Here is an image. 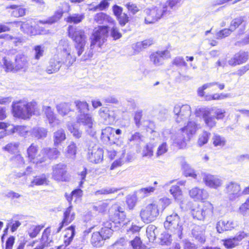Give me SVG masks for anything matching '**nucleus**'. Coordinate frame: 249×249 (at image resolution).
Returning <instances> with one entry per match:
<instances>
[{
    "mask_svg": "<svg viewBox=\"0 0 249 249\" xmlns=\"http://www.w3.org/2000/svg\"><path fill=\"white\" fill-rule=\"evenodd\" d=\"M108 32V26H99L94 29L90 37V49L85 53L81 58V61H85L92 57V50L94 48L95 46L97 45L99 48L101 47L106 40Z\"/></svg>",
    "mask_w": 249,
    "mask_h": 249,
    "instance_id": "1",
    "label": "nucleus"
},
{
    "mask_svg": "<svg viewBox=\"0 0 249 249\" xmlns=\"http://www.w3.org/2000/svg\"><path fill=\"white\" fill-rule=\"evenodd\" d=\"M144 12L146 14L145 24L154 23L161 18H167L172 14V11L165 2L157 3L150 8L145 9Z\"/></svg>",
    "mask_w": 249,
    "mask_h": 249,
    "instance_id": "2",
    "label": "nucleus"
},
{
    "mask_svg": "<svg viewBox=\"0 0 249 249\" xmlns=\"http://www.w3.org/2000/svg\"><path fill=\"white\" fill-rule=\"evenodd\" d=\"M197 129V124L196 121H189L186 126L180 129L175 135L172 136L173 143L179 148L185 147L187 142L190 140Z\"/></svg>",
    "mask_w": 249,
    "mask_h": 249,
    "instance_id": "3",
    "label": "nucleus"
},
{
    "mask_svg": "<svg viewBox=\"0 0 249 249\" xmlns=\"http://www.w3.org/2000/svg\"><path fill=\"white\" fill-rule=\"evenodd\" d=\"M36 108V103L34 101L27 102L26 100L14 101L12 105V112L15 117L22 119L29 118Z\"/></svg>",
    "mask_w": 249,
    "mask_h": 249,
    "instance_id": "4",
    "label": "nucleus"
},
{
    "mask_svg": "<svg viewBox=\"0 0 249 249\" xmlns=\"http://www.w3.org/2000/svg\"><path fill=\"white\" fill-rule=\"evenodd\" d=\"M68 32L69 37L74 42V46L77 56H81L85 51L88 41V36L85 31L81 28L69 26Z\"/></svg>",
    "mask_w": 249,
    "mask_h": 249,
    "instance_id": "5",
    "label": "nucleus"
},
{
    "mask_svg": "<svg viewBox=\"0 0 249 249\" xmlns=\"http://www.w3.org/2000/svg\"><path fill=\"white\" fill-rule=\"evenodd\" d=\"M165 228L171 233L181 238L183 229L182 223L180 221V217L176 213L167 216L166 221L164 222Z\"/></svg>",
    "mask_w": 249,
    "mask_h": 249,
    "instance_id": "6",
    "label": "nucleus"
},
{
    "mask_svg": "<svg viewBox=\"0 0 249 249\" xmlns=\"http://www.w3.org/2000/svg\"><path fill=\"white\" fill-rule=\"evenodd\" d=\"M176 121L182 124H187L189 121H195L191 116V107L187 105H176L174 108Z\"/></svg>",
    "mask_w": 249,
    "mask_h": 249,
    "instance_id": "7",
    "label": "nucleus"
},
{
    "mask_svg": "<svg viewBox=\"0 0 249 249\" xmlns=\"http://www.w3.org/2000/svg\"><path fill=\"white\" fill-rule=\"evenodd\" d=\"M159 215L158 205L154 203L147 205L145 207L141 209L140 213L142 220L146 223L154 221Z\"/></svg>",
    "mask_w": 249,
    "mask_h": 249,
    "instance_id": "8",
    "label": "nucleus"
},
{
    "mask_svg": "<svg viewBox=\"0 0 249 249\" xmlns=\"http://www.w3.org/2000/svg\"><path fill=\"white\" fill-rule=\"evenodd\" d=\"M27 153L29 160L34 163L38 164L46 160L45 151L43 149L38 153V147L34 143L28 148Z\"/></svg>",
    "mask_w": 249,
    "mask_h": 249,
    "instance_id": "9",
    "label": "nucleus"
},
{
    "mask_svg": "<svg viewBox=\"0 0 249 249\" xmlns=\"http://www.w3.org/2000/svg\"><path fill=\"white\" fill-rule=\"evenodd\" d=\"M77 122L80 124L82 125L86 131L90 136H93L95 134L94 126L95 123L91 115L87 114H78Z\"/></svg>",
    "mask_w": 249,
    "mask_h": 249,
    "instance_id": "10",
    "label": "nucleus"
},
{
    "mask_svg": "<svg viewBox=\"0 0 249 249\" xmlns=\"http://www.w3.org/2000/svg\"><path fill=\"white\" fill-rule=\"evenodd\" d=\"M213 206L209 202L205 203L202 207L197 206L191 210V214L194 218L199 220H203L206 216L213 213Z\"/></svg>",
    "mask_w": 249,
    "mask_h": 249,
    "instance_id": "11",
    "label": "nucleus"
},
{
    "mask_svg": "<svg viewBox=\"0 0 249 249\" xmlns=\"http://www.w3.org/2000/svg\"><path fill=\"white\" fill-rule=\"evenodd\" d=\"M224 191L231 200H234L241 196L240 184L235 181L227 182L225 186Z\"/></svg>",
    "mask_w": 249,
    "mask_h": 249,
    "instance_id": "12",
    "label": "nucleus"
},
{
    "mask_svg": "<svg viewBox=\"0 0 249 249\" xmlns=\"http://www.w3.org/2000/svg\"><path fill=\"white\" fill-rule=\"evenodd\" d=\"M201 176L205 185L210 188L217 189L223 184V180L218 176L205 172H201Z\"/></svg>",
    "mask_w": 249,
    "mask_h": 249,
    "instance_id": "13",
    "label": "nucleus"
},
{
    "mask_svg": "<svg viewBox=\"0 0 249 249\" xmlns=\"http://www.w3.org/2000/svg\"><path fill=\"white\" fill-rule=\"evenodd\" d=\"M67 165L59 163L52 166V178L57 181H66L67 180Z\"/></svg>",
    "mask_w": 249,
    "mask_h": 249,
    "instance_id": "14",
    "label": "nucleus"
},
{
    "mask_svg": "<svg viewBox=\"0 0 249 249\" xmlns=\"http://www.w3.org/2000/svg\"><path fill=\"white\" fill-rule=\"evenodd\" d=\"M196 116H202L205 124L211 128L215 126L216 122L215 118L210 115L211 110L206 108H197L195 111Z\"/></svg>",
    "mask_w": 249,
    "mask_h": 249,
    "instance_id": "15",
    "label": "nucleus"
},
{
    "mask_svg": "<svg viewBox=\"0 0 249 249\" xmlns=\"http://www.w3.org/2000/svg\"><path fill=\"white\" fill-rule=\"evenodd\" d=\"M171 55L168 50L158 51L152 53L150 56V61L155 66H160L163 64V60L170 58Z\"/></svg>",
    "mask_w": 249,
    "mask_h": 249,
    "instance_id": "16",
    "label": "nucleus"
},
{
    "mask_svg": "<svg viewBox=\"0 0 249 249\" xmlns=\"http://www.w3.org/2000/svg\"><path fill=\"white\" fill-rule=\"evenodd\" d=\"M103 150L98 145H95L88 150V159L92 163L101 162L103 160Z\"/></svg>",
    "mask_w": 249,
    "mask_h": 249,
    "instance_id": "17",
    "label": "nucleus"
},
{
    "mask_svg": "<svg viewBox=\"0 0 249 249\" xmlns=\"http://www.w3.org/2000/svg\"><path fill=\"white\" fill-rule=\"evenodd\" d=\"M237 226V222L232 219H222L217 222L216 228L217 232L221 233L225 231H231Z\"/></svg>",
    "mask_w": 249,
    "mask_h": 249,
    "instance_id": "18",
    "label": "nucleus"
},
{
    "mask_svg": "<svg viewBox=\"0 0 249 249\" xmlns=\"http://www.w3.org/2000/svg\"><path fill=\"white\" fill-rule=\"evenodd\" d=\"M70 6L68 3L63 2L58 7V9L55 12L54 15L49 18L46 21L42 22L44 23L53 24L58 21L62 17L65 12L69 10Z\"/></svg>",
    "mask_w": 249,
    "mask_h": 249,
    "instance_id": "19",
    "label": "nucleus"
},
{
    "mask_svg": "<svg viewBox=\"0 0 249 249\" xmlns=\"http://www.w3.org/2000/svg\"><path fill=\"white\" fill-rule=\"evenodd\" d=\"M75 218V213L73 211L72 206L70 205L67 208L63 213V219L59 224L56 232H59L63 228L64 226H66L71 223Z\"/></svg>",
    "mask_w": 249,
    "mask_h": 249,
    "instance_id": "20",
    "label": "nucleus"
},
{
    "mask_svg": "<svg viewBox=\"0 0 249 249\" xmlns=\"http://www.w3.org/2000/svg\"><path fill=\"white\" fill-rule=\"evenodd\" d=\"M248 53L247 52L240 51L235 53L229 61L228 64L231 66H235L245 63L248 60Z\"/></svg>",
    "mask_w": 249,
    "mask_h": 249,
    "instance_id": "21",
    "label": "nucleus"
},
{
    "mask_svg": "<svg viewBox=\"0 0 249 249\" xmlns=\"http://www.w3.org/2000/svg\"><path fill=\"white\" fill-rule=\"evenodd\" d=\"M114 215L115 218L113 223L118 224L119 225L118 226V227H123L130 222V220L125 217L126 215L124 209L121 207H118Z\"/></svg>",
    "mask_w": 249,
    "mask_h": 249,
    "instance_id": "22",
    "label": "nucleus"
},
{
    "mask_svg": "<svg viewBox=\"0 0 249 249\" xmlns=\"http://www.w3.org/2000/svg\"><path fill=\"white\" fill-rule=\"evenodd\" d=\"M190 196L196 200H203L207 199L209 196L207 191L204 189L198 187L192 188L189 192Z\"/></svg>",
    "mask_w": 249,
    "mask_h": 249,
    "instance_id": "23",
    "label": "nucleus"
},
{
    "mask_svg": "<svg viewBox=\"0 0 249 249\" xmlns=\"http://www.w3.org/2000/svg\"><path fill=\"white\" fill-rule=\"evenodd\" d=\"M43 110L51 126L54 127L60 124V121L56 118L50 107H44Z\"/></svg>",
    "mask_w": 249,
    "mask_h": 249,
    "instance_id": "24",
    "label": "nucleus"
},
{
    "mask_svg": "<svg viewBox=\"0 0 249 249\" xmlns=\"http://www.w3.org/2000/svg\"><path fill=\"white\" fill-rule=\"evenodd\" d=\"M99 114L107 124L112 122L116 118L114 111L106 107L101 108L99 111Z\"/></svg>",
    "mask_w": 249,
    "mask_h": 249,
    "instance_id": "25",
    "label": "nucleus"
},
{
    "mask_svg": "<svg viewBox=\"0 0 249 249\" xmlns=\"http://www.w3.org/2000/svg\"><path fill=\"white\" fill-rule=\"evenodd\" d=\"M28 67L27 57L23 54L20 53L16 55L15 60V68L17 70H23L25 71Z\"/></svg>",
    "mask_w": 249,
    "mask_h": 249,
    "instance_id": "26",
    "label": "nucleus"
},
{
    "mask_svg": "<svg viewBox=\"0 0 249 249\" xmlns=\"http://www.w3.org/2000/svg\"><path fill=\"white\" fill-rule=\"evenodd\" d=\"M62 65L60 58L53 57L50 60L46 71L49 74L55 73L59 71Z\"/></svg>",
    "mask_w": 249,
    "mask_h": 249,
    "instance_id": "27",
    "label": "nucleus"
},
{
    "mask_svg": "<svg viewBox=\"0 0 249 249\" xmlns=\"http://www.w3.org/2000/svg\"><path fill=\"white\" fill-rule=\"evenodd\" d=\"M94 20L99 24L108 23L111 25H113L115 23L114 20L111 17L102 12L96 14L94 17Z\"/></svg>",
    "mask_w": 249,
    "mask_h": 249,
    "instance_id": "28",
    "label": "nucleus"
},
{
    "mask_svg": "<svg viewBox=\"0 0 249 249\" xmlns=\"http://www.w3.org/2000/svg\"><path fill=\"white\" fill-rule=\"evenodd\" d=\"M180 164L183 170L184 174L186 177H190L196 180H198V174H196L195 170L192 168L183 159H182Z\"/></svg>",
    "mask_w": 249,
    "mask_h": 249,
    "instance_id": "29",
    "label": "nucleus"
},
{
    "mask_svg": "<svg viewBox=\"0 0 249 249\" xmlns=\"http://www.w3.org/2000/svg\"><path fill=\"white\" fill-rule=\"evenodd\" d=\"M62 65L67 67L71 66L76 60V56L71 51L63 53L62 57L60 58Z\"/></svg>",
    "mask_w": 249,
    "mask_h": 249,
    "instance_id": "30",
    "label": "nucleus"
},
{
    "mask_svg": "<svg viewBox=\"0 0 249 249\" xmlns=\"http://www.w3.org/2000/svg\"><path fill=\"white\" fill-rule=\"evenodd\" d=\"M192 234L200 243L205 242L204 230L202 227L198 225L195 226L192 230Z\"/></svg>",
    "mask_w": 249,
    "mask_h": 249,
    "instance_id": "31",
    "label": "nucleus"
},
{
    "mask_svg": "<svg viewBox=\"0 0 249 249\" xmlns=\"http://www.w3.org/2000/svg\"><path fill=\"white\" fill-rule=\"evenodd\" d=\"M77 152L76 143L71 142L64 150L63 153L67 158L74 159Z\"/></svg>",
    "mask_w": 249,
    "mask_h": 249,
    "instance_id": "32",
    "label": "nucleus"
},
{
    "mask_svg": "<svg viewBox=\"0 0 249 249\" xmlns=\"http://www.w3.org/2000/svg\"><path fill=\"white\" fill-rule=\"evenodd\" d=\"M103 226L99 233L103 236V239H108L113 233L112 223L107 221L104 223Z\"/></svg>",
    "mask_w": 249,
    "mask_h": 249,
    "instance_id": "33",
    "label": "nucleus"
},
{
    "mask_svg": "<svg viewBox=\"0 0 249 249\" xmlns=\"http://www.w3.org/2000/svg\"><path fill=\"white\" fill-rule=\"evenodd\" d=\"M53 142L55 146L61 144L66 139V135L64 129L60 128L54 132Z\"/></svg>",
    "mask_w": 249,
    "mask_h": 249,
    "instance_id": "34",
    "label": "nucleus"
},
{
    "mask_svg": "<svg viewBox=\"0 0 249 249\" xmlns=\"http://www.w3.org/2000/svg\"><path fill=\"white\" fill-rule=\"evenodd\" d=\"M56 108L58 113L62 116L68 115L71 111V105L68 103H61L56 105Z\"/></svg>",
    "mask_w": 249,
    "mask_h": 249,
    "instance_id": "35",
    "label": "nucleus"
},
{
    "mask_svg": "<svg viewBox=\"0 0 249 249\" xmlns=\"http://www.w3.org/2000/svg\"><path fill=\"white\" fill-rule=\"evenodd\" d=\"M115 129L110 126L106 127L102 129L101 133V139L105 142H108L112 140L114 137Z\"/></svg>",
    "mask_w": 249,
    "mask_h": 249,
    "instance_id": "36",
    "label": "nucleus"
},
{
    "mask_svg": "<svg viewBox=\"0 0 249 249\" xmlns=\"http://www.w3.org/2000/svg\"><path fill=\"white\" fill-rule=\"evenodd\" d=\"M11 133H18L20 136L26 137L31 134L30 128L25 126L17 125L12 128Z\"/></svg>",
    "mask_w": 249,
    "mask_h": 249,
    "instance_id": "37",
    "label": "nucleus"
},
{
    "mask_svg": "<svg viewBox=\"0 0 249 249\" xmlns=\"http://www.w3.org/2000/svg\"><path fill=\"white\" fill-rule=\"evenodd\" d=\"M48 179L46 175L42 174L40 176L36 177L31 181L30 187H34L35 185L39 186L48 184Z\"/></svg>",
    "mask_w": 249,
    "mask_h": 249,
    "instance_id": "38",
    "label": "nucleus"
},
{
    "mask_svg": "<svg viewBox=\"0 0 249 249\" xmlns=\"http://www.w3.org/2000/svg\"><path fill=\"white\" fill-rule=\"evenodd\" d=\"M75 235V228L73 226H71L68 228L67 234L64 237V242L65 244V247L63 249H67V247L70 244L72 241L73 238Z\"/></svg>",
    "mask_w": 249,
    "mask_h": 249,
    "instance_id": "39",
    "label": "nucleus"
},
{
    "mask_svg": "<svg viewBox=\"0 0 249 249\" xmlns=\"http://www.w3.org/2000/svg\"><path fill=\"white\" fill-rule=\"evenodd\" d=\"M104 240H106V239H103V236L99 232H95L92 233L91 243L94 247H100L104 244Z\"/></svg>",
    "mask_w": 249,
    "mask_h": 249,
    "instance_id": "40",
    "label": "nucleus"
},
{
    "mask_svg": "<svg viewBox=\"0 0 249 249\" xmlns=\"http://www.w3.org/2000/svg\"><path fill=\"white\" fill-rule=\"evenodd\" d=\"M74 104L77 107V109L78 110V114H89V105L86 102L76 100L74 102Z\"/></svg>",
    "mask_w": 249,
    "mask_h": 249,
    "instance_id": "41",
    "label": "nucleus"
},
{
    "mask_svg": "<svg viewBox=\"0 0 249 249\" xmlns=\"http://www.w3.org/2000/svg\"><path fill=\"white\" fill-rule=\"evenodd\" d=\"M47 131L44 128L36 127L34 128L31 132V135L37 139H43L46 137Z\"/></svg>",
    "mask_w": 249,
    "mask_h": 249,
    "instance_id": "42",
    "label": "nucleus"
},
{
    "mask_svg": "<svg viewBox=\"0 0 249 249\" xmlns=\"http://www.w3.org/2000/svg\"><path fill=\"white\" fill-rule=\"evenodd\" d=\"M157 228L154 225H149L146 228V235L150 242H153L158 234Z\"/></svg>",
    "mask_w": 249,
    "mask_h": 249,
    "instance_id": "43",
    "label": "nucleus"
},
{
    "mask_svg": "<svg viewBox=\"0 0 249 249\" xmlns=\"http://www.w3.org/2000/svg\"><path fill=\"white\" fill-rule=\"evenodd\" d=\"M212 141L213 144L215 147L220 148L223 147L226 142L224 137L216 134L213 135Z\"/></svg>",
    "mask_w": 249,
    "mask_h": 249,
    "instance_id": "44",
    "label": "nucleus"
},
{
    "mask_svg": "<svg viewBox=\"0 0 249 249\" xmlns=\"http://www.w3.org/2000/svg\"><path fill=\"white\" fill-rule=\"evenodd\" d=\"M119 189L114 187H106L102 188L99 190L93 192V194L95 196L106 195L114 194L117 192Z\"/></svg>",
    "mask_w": 249,
    "mask_h": 249,
    "instance_id": "45",
    "label": "nucleus"
},
{
    "mask_svg": "<svg viewBox=\"0 0 249 249\" xmlns=\"http://www.w3.org/2000/svg\"><path fill=\"white\" fill-rule=\"evenodd\" d=\"M7 8H10L14 9L12 12V15L15 17H19L25 15L26 9L23 7L16 5H11Z\"/></svg>",
    "mask_w": 249,
    "mask_h": 249,
    "instance_id": "46",
    "label": "nucleus"
},
{
    "mask_svg": "<svg viewBox=\"0 0 249 249\" xmlns=\"http://www.w3.org/2000/svg\"><path fill=\"white\" fill-rule=\"evenodd\" d=\"M138 194L137 192L132 195H128L126 197V204L130 210H132L135 207L138 201Z\"/></svg>",
    "mask_w": 249,
    "mask_h": 249,
    "instance_id": "47",
    "label": "nucleus"
},
{
    "mask_svg": "<svg viewBox=\"0 0 249 249\" xmlns=\"http://www.w3.org/2000/svg\"><path fill=\"white\" fill-rule=\"evenodd\" d=\"M11 161L15 167L18 168L23 167L25 163L23 158L20 154L12 157L11 159Z\"/></svg>",
    "mask_w": 249,
    "mask_h": 249,
    "instance_id": "48",
    "label": "nucleus"
},
{
    "mask_svg": "<svg viewBox=\"0 0 249 249\" xmlns=\"http://www.w3.org/2000/svg\"><path fill=\"white\" fill-rule=\"evenodd\" d=\"M51 230L49 228H46L43 231L40 241L48 246H51L52 242V237L50 235Z\"/></svg>",
    "mask_w": 249,
    "mask_h": 249,
    "instance_id": "49",
    "label": "nucleus"
},
{
    "mask_svg": "<svg viewBox=\"0 0 249 249\" xmlns=\"http://www.w3.org/2000/svg\"><path fill=\"white\" fill-rule=\"evenodd\" d=\"M43 150L45 151V156H46V159L47 157L50 159H55L60 155V152L56 148H44Z\"/></svg>",
    "mask_w": 249,
    "mask_h": 249,
    "instance_id": "50",
    "label": "nucleus"
},
{
    "mask_svg": "<svg viewBox=\"0 0 249 249\" xmlns=\"http://www.w3.org/2000/svg\"><path fill=\"white\" fill-rule=\"evenodd\" d=\"M84 17V14H74L68 17L66 21L67 22L77 24L81 22Z\"/></svg>",
    "mask_w": 249,
    "mask_h": 249,
    "instance_id": "51",
    "label": "nucleus"
},
{
    "mask_svg": "<svg viewBox=\"0 0 249 249\" xmlns=\"http://www.w3.org/2000/svg\"><path fill=\"white\" fill-rule=\"evenodd\" d=\"M58 47L62 53L71 51L69 42L67 39H61L59 42Z\"/></svg>",
    "mask_w": 249,
    "mask_h": 249,
    "instance_id": "52",
    "label": "nucleus"
},
{
    "mask_svg": "<svg viewBox=\"0 0 249 249\" xmlns=\"http://www.w3.org/2000/svg\"><path fill=\"white\" fill-rule=\"evenodd\" d=\"M155 191V188L154 187L149 186L140 189L137 192V194L142 197H145L152 193H153Z\"/></svg>",
    "mask_w": 249,
    "mask_h": 249,
    "instance_id": "53",
    "label": "nucleus"
},
{
    "mask_svg": "<svg viewBox=\"0 0 249 249\" xmlns=\"http://www.w3.org/2000/svg\"><path fill=\"white\" fill-rule=\"evenodd\" d=\"M143 136L139 132H136L131 135L128 138V141L130 142H134L136 144H139L143 141Z\"/></svg>",
    "mask_w": 249,
    "mask_h": 249,
    "instance_id": "54",
    "label": "nucleus"
},
{
    "mask_svg": "<svg viewBox=\"0 0 249 249\" xmlns=\"http://www.w3.org/2000/svg\"><path fill=\"white\" fill-rule=\"evenodd\" d=\"M154 145L151 143H148L144 147L142 155L143 157L150 158L153 155Z\"/></svg>",
    "mask_w": 249,
    "mask_h": 249,
    "instance_id": "55",
    "label": "nucleus"
},
{
    "mask_svg": "<svg viewBox=\"0 0 249 249\" xmlns=\"http://www.w3.org/2000/svg\"><path fill=\"white\" fill-rule=\"evenodd\" d=\"M170 193L176 200H180L182 197V192L177 185L173 186L170 189Z\"/></svg>",
    "mask_w": 249,
    "mask_h": 249,
    "instance_id": "56",
    "label": "nucleus"
},
{
    "mask_svg": "<svg viewBox=\"0 0 249 249\" xmlns=\"http://www.w3.org/2000/svg\"><path fill=\"white\" fill-rule=\"evenodd\" d=\"M210 136V133L207 131H203L202 134L199 136L197 141V144L199 146L206 144Z\"/></svg>",
    "mask_w": 249,
    "mask_h": 249,
    "instance_id": "57",
    "label": "nucleus"
},
{
    "mask_svg": "<svg viewBox=\"0 0 249 249\" xmlns=\"http://www.w3.org/2000/svg\"><path fill=\"white\" fill-rule=\"evenodd\" d=\"M44 227L43 226L33 225L28 230V234L31 238H34L37 236L41 230Z\"/></svg>",
    "mask_w": 249,
    "mask_h": 249,
    "instance_id": "58",
    "label": "nucleus"
},
{
    "mask_svg": "<svg viewBox=\"0 0 249 249\" xmlns=\"http://www.w3.org/2000/svg\"><path fill=\"white\" fill-rule=\"evenodd\" d=\"M19 145V142H11L4 146L3 149L9 153H14L18 151Z\"/></svg>",
    "mask_w": 249,
    "mask_h": 249,
    "instance_id": "59",
    "label": "nucleus"
},
{
    "mask_svg": "<svg viewBox=\"0 0 249 249\" xmlns=\"http://www.w3.org/2000/svg\"><path fill=\"white\" fill-rule=\"evenodd\" d=\"M222 242L224 246L227 249H232L238 245L234 237L222 240Z\"/></svg>",
    "mask_w": 249,
    "mask_h": 249,
    "instance_id": "60",
    "label": "nucleus"
},
{
    "mask_svg": "<svg viewBox=\"0 0 249 249\" xmlns=\"http://www.w3.org/2000/svg\"><path fill=\"white\" fill-rule=\"evenodd\" d=\"M238 211L239 213L243 215H248L249 214V197L246 199V201L240 206Z\"/></svg>",
    "mask_w": 249,
    "mask_h": 249,
    "instance_id": "61",
    "label": "nucleus"
},
{
    "mask_svg": "<svg viewBox=\"0 0 249 249\" xmlns=\"http://www.w3.org/2000/svg\"><path fill=\"white\" fill-rule=\"evenodd\" d=\"M182 0H168L165 3L169 8V9L172 10H176L181 4Z\"/></svg>",
    "mask_w": 249,
    "mask_h": 249,
    "instance_id": "62",
    "label": "nucleus"
},
{
    "mask_svg": "<svg viewBox=\"0 0 249 249\" xmlns=\"http://www.w3.org/2000/svg\"><path fill=\"white\" fill-rule=\"evenodd\" d=\"M160 239L161 244L165 245H170L172 240L171 235L167 232H164L161 234Z\"/></svg>",
    "mask_w": 249,
    "mask_h": 249,
    "instance_id": "63",
    "label": "nucleus"
},
{
    "mask_svg": "<svg viewBox=\"0 0 249 249\" xmlns=\"http://www.w3.org/2000/svg\"><path fill=\"white\" fill-rule=\"evenodd\" d=\"M168 148L166 142H164L160 144L157 148L156 155L157 157H159L164 154L168 151Z\"/></svg>",
    "mask_w": 249,
    "mask_h": 249,
    "instance_id": "64",
    "label": "nucleus"
}]
</instances>
